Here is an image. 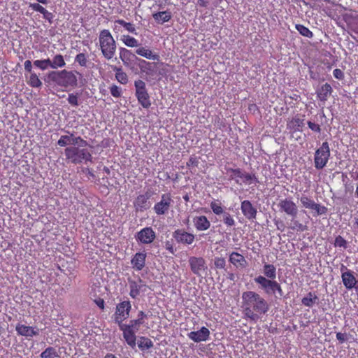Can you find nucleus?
Segmentation results:
<instances>
[{"mask_svg": "<svg viewBox=\"0 0 358 358\" xmlns=\"http://www.w3.org/2000/svg\"><path fill=\"white\" fill-rule=\"evenodd\" d=\"M300 202L303 208L313 210V216L326 215L328 211L326 206L315 203L313 199L306 195L301 196Z\"/></svg>", "mask_w": 358, "mask_h": 358, "instance_id": "9d476101", "label": "nucleus"}, {"mask_svg": "<svg viewBox=\"0 0 358 358\" xmlns=\"http://www.w3.org/2000/svg\"><path fill=\"white\" fill-rule=\"evenodd\" d=\"M110 92L111 95L115 98H120L122 96V89L117 85L113 84L110 87Z\"/></svg>", "mask_w": 358, "mask_h": 358, "instance_id": "09e8293b", "label": "nucleus"}, {"mask_svg": "<svg viewBox=\"0 0 358 358\" xmlns=\"http://www.w3.org/2000/svg\"><path fill=\"white\" fill-rule=\"evenodd\" d=\"M333 92L332 87L330 84L326 83L320 86L316 90L317 98L318 100L322 102H325L328 100L329 97Z\"/></svg>", "mask_w": 358, "mask_h": 358, "instance_id": "b1692460", "label": "nucleus"}, {"mask_svg": "<svg viewBox=\"0 0 358 358\" xmlns=\"http://www.w3.org/2000/svg\"><path fill=\"white\" fill-rule=\"evenodd\" d=\"M347 241L346 240L343 238L341 236H338L336 237L335 238V241H334V245L335 247H339V248H347Z\"/></svg>", "mask_w": 358, "mask_h": 358, "instance_id": "3c124183", "label": "nucleus"}, {"mask_svg": "<svg viewBox=\"0 0 358 358\" xmlns=\"http://www.w3.org/2000/svg\"><path fill=\"white\" fill-rule=\"evenodd\" d=\"M241 308L244 317L254 322H257L269 310L268 302L254 291L243 292Z\"/></svg>", "mask_w": 358, "mask_h": 358, "instance_id": "f257e3e1", "label": "nucleus"}, {"mask_svg": "<svg viewBox=\"0 0 358 358\" xmlns=\"http://www.w3.org/2000/svg\"><path fill=\"white\" fill-rule=\"evenodd\" d=\"M24 69L26 71L29 73H33L32 72V64L30 60H26L24 63Z\"/></svg>", "mask_w": 358, "mask_h": 358, "instance_id": "052dcab7", "label": "nucleus"}, {"mask_svg": "<svg viewBox=\"0 0 358 358\" xmlns=\"http://www.w3.org/2000/svg\"><path fill=\"white\" fill-rule=\"evenodd\" d=\"M78 71H67L66 69L51 71L48 73V79L57 86L68 88L74 87L78 85Z\"/></svg>", "mask_w": 358, "mask_h": 358, "instance_id": "7ed1b4c3", "label": "nucleus"}, {"mask_svg": "<svg viewBox=\"0 0 358 358\" xmlns=\"http://www.w3.org/2000/svg\"><path fill=\"white\" fill-rule=\"evenodd\" d=\"M27 84L32 87H40L42 85V82L36 73L33 72L30 73Z\"/></svg>", "mask_w": 358, "mask_h": 358, "instance_id": "a19ab883", "label": "nucleus"}, {"mask_svg": "<svg viewBox=\"0 0 358 358\" xmlns=\"http://www.w3.org/2000/svg\"><path fill=\"white\" fill-rule=\"evenodd\" d=\"M264 275L257 276L254 280L267 295H274L276 293L280 296L283 294L282 287L275 280L277 271L276 267L271 264H264L263 266Z\"/></svg>", "mask_w": 358, "mask_h": 358, "instance_id": "f03ea898", "label": "nucleus"}, {"mask_svg": "<svg viewBox=\"0 0 358 358\" xmlns=\"http://www.w3.org/2000/svg\"><path fill=\"white\" fill-rule=\"evenodd\" d=\"M330 157V148L328 142H323L321 146L315 150L314 156L315 167L317 170L326 166Z\"/></svg>", "mask_w": 358, "mask_h": 358, "instance_id": "0eeeda50", "label": "nucleus"}, {"mask_svg": "<svg viewBox=\"0 0 358 358\" xmlns=\"http://www.w3.org/2000/svg\"><path fill=\"white\" fill-rule=\"evenodd\" d=\"M138 346L141 350L143 351L152 348L153 347V343L150 338L141 336L138 340Z\"/></svg>", "mask_w": 358, "mask_h": 358, "instance_id": "f704fd0d", "label": "nucleus"}, {"mask_svg": "<svg viewBox=\"0 0 358 358\" xmlns=\"http://www.w3.org/2000/svg\"><path fill=\"white\" fill-rule=\"evenodd\" d=\"M131 310V304L129 300L117 304L114 314L115 322L117 324H122L123 321L129 318Z\"/></svg>", "mask_w": 358, "mask_h": 358, "instance_id": "9b49d317", "label": "nucleus"}, {"mask_svg": "<svg viewBox=\"0 0 358 358\" xmlns=\"http://www.w3.org/2000/svg\"><path fill=\"white\" fill-rule=\"evenodd\" d=\"M229 262L236 268H245L248 265V262L243 255L241 254L232 252L229 257Z\"/></svg>", "mask_w": 358, "mask_h": 358, "instance_id": "393cba45", "label": "nucleus"}, {"mask_svg": "<svg viewBox=\"0 0 358 358\" xmlns=\"http://www.w3.org/2000/svg\"><path fill=\"white\" fill-rule=\"evenodd\" d=\"M333 75L338 80H343L344 78V73L340 69H334Z\"/></svg>", "mask_w": 358, "mask_h": 358, "instance_id": "bf43d9fd", "label": "nucleus"}, {"mask_svg": "<svg viewBox=\"0 0 358 358\" xmlns=\"http://www.w3.org/2000/svg\"><path fill=\"white\" fill-rule=\"evenodd\" d=\"M308 127L313 131L317 133H320L321 128L320 126L318 124H316L315 122H312L311 121H308L307 122Z\"/></svg>", "mask_w": 358, "mask_h": 358, "instance_id": "4d7b16f0", "label": "nucleus"}, {"mask_svg": "<svg viewBox=\"0 0 358 358\" xmlns=\"http://www.w3.org/2000/svg\"><path fill=\"white\" fill-rule=\"evenodd\" d=\"M135 52L143 57L153 61H159L160 56L159 53L152 51L146 47H140L135 50Z\"/></svg>", "mask_w": 358, "mask_h": 358, "instance_id": "bb28decb", "label": "nucleus"}, {"mask_svg": "<svg viewBox=\"0 0 358 358\" xmlns=\"http://www.w3.org/2000/svg\"><path fill=\"white\" fill-rule=\"evenodd\" d=\"M173 238L178 243L190 245L194 241L195 236L183 229H178L173 233Z\"/></svg>", "mask_w": 358, "mask_h": 358, "instance_id": "f3484780", "label": "nucleus"}, {"mask_svg": "<svg viewBox=\"0 0 358 358\" xmlns=\"http://www.w3.org/2000/svg\"><path fill=\"white\" fill-rule=\"evenodd\" d=\"M40 356L41 358H56L58 357V354L55 348L48 347L41 352Z\"/></svg>", "mask_w": 358, "mask_h": 358, "instance_id": "79ce46f5", "label": "nucleus"}, {"mask_svg": "<svg viewBox=\"0 0 358 358\" xmlns=\"http://www.w3.org/2000/svg\"><path fill=\"white\" fill-rule=\"evenodd\" d=\"M135 238L138 243L150 244L156 238V233L151 227H146L136 234Z\"/></svg>", "mask_w": 358, "mask_h": 358, "instance_id": "dca6fc26", "label": "nucleus"}, {"mask_svg": "<svg viewBox=\"0 0 358 358\" xmlns=\"http://www.w3.org/2000/svg\"><path fill=\"white\" fill-rule=\"evenodd\" d=\"M150 195L148 193L139 194L134 201V206L136 212H142L150 207L148 201Z\"/></svg>", "mask_w": 358, "mask_h": 358, "instance_id": "412c9836", "label": "nucleus"}, {"mask_svg": "<svg viewBox=\"0 0 358 358\" xmlns=\"http://www.w3.org/2000/svg\"><path fill=\"white\" fill-rule=\"evenodd\" d=\"M115 78L122 85H126L128 83V76L121 68H115Z\"/></svg>", "mask_w": 358, "mask_h": 358, "instance_id": "e433bc0d", "label": "nucleus"}, {"mask_svg": "<svg viewBox=\"0 0 358 358\" xmlns=\"http://www.w3.org/2000/svg\"><path fill=\"white\" fill-rule=\"evenodd\" d=\"M34 65L40 69L41 70H46L48 67H50V59H41V60H35L34 62Z\"/></svg>", "mask_w": 358, "mask_h": 358, "instance_id": "37998d69", "label": "nucleus"}, {"mask_svg": "<svg viewBox=\"0 0 358 358\" xmlns=\"http://www.w3.org/2000/svg\"><path fill=\"white\" fill-rule=\"evenodd\" d=\"M278 206L280 212L291 216L292 218H295L297 216L298 207L292 198L281 199L279 201Z\"/></svg>", "mask_w": 358, "mask_h": 358, "instance_id": "f8f14e48", "label": "nucleus"}, {"mask_svg": "<svg viewBox=\"0 0 358 358\" xmlns=\"http://www.w3.org/2000/svg\"><path fill=\"white\" fill-rule=\"evenodd\" d=\"M194 227L197 231H206L210 227V222L205 215L196 216L193 219Z\"/></svg>", "mask_w": 358, "mask_h": 358, "instance_id": "cd10ccee", "label": "nucleus"}, {"mask_svg": "<svg viewBox=\"0 0 358 358\" xmlns=\"http://www.w3.org/2000/svg\"><path fill=\"white\" fill-rule=\"evenodd\" d=\"M157 62H150L145 59H138V66L141 73L145 77L147 80L154 78L157 75L162 74L161 71L157 73Z\"/></svg>", "mask_w": 358, "mask_h": 358, "instance_id": "1a4fd4ad", "label": "nucleus"}, {"mask_svg": "<svg viewBox=\"0 0 358 358\" xmlns=\"http://www.w3.org/2000/svg\"><path fill=\"white\" fill-rule=\"evenodd\" d=\"M210 207L213 213L217 215H220L225 212L224 210V206L219 199L212 201L210 203Z\"/></svg>", "mask_w": 358, "mask_h": 358, "instance_id": "473e14b6", "label": "nucleus"}, {"mask_svg": "<svg viewBox=\"0 0 358 358\" xmlns=\"http://www.w3.org/2000/svg\"><path fill=\"white\" fill-rule=\"evenodd\" d=\"M144 323V320H142L141 318H137L135 320H131L129 321V325L136 329V330H139L140 326Z\"/></svg>", "mask_w": 358, "mask_h": 358, "instance_id": "864d4df0", "label": "nucleus"}, {"mask_svg": "<svg viewBox=\"0 0 358 358\" xmlns=\"http://www.w3.org/2000/svg\"><path fill=\"white\" fill-rule=\"evenodd\" d=\"M134 56L130 50L126 48H121L120 52V57L122 61L125 64L130 60L131 57Z\"/></svg>", "mask_w": 358, "mask_h": 358, "instance_id": "49530a36", "label": "nucleus"}, {"mask_svg": "<svg viewBox=\"0 0 358 358\" xmlns=\"http://www.w3.org/2000/svg\"><path fill=\"white\" fill-rule=\"evenodd\" d=\"M115 27L113 30L115 31L117 29V24H120L126 30H127L130 33H136V29L134 24L131 22H127L124 20H116L115 22Z\"/></svg>", "mask_w": 358, "mask_h": 358, "instance_id": "c9c22d12", "label": "nucleus"}, {"mask_svg": "<svg viewBox=\"0 0 358 358\" xmlns=\"http://www.w3.org/2000/svg\"><path fill=\"white\" fill-rule=\"evenodd\" d=\"M73 136V134L71 135H62L60 138L57 141V145L61 147L66 146L67 145H72V137Z\"/></svg>", "mask_w": 358, "mask_h": 358, "instance_id": "c03bdc74", "label": "nucleus"}, {"mask_svg": "<svg viewBox=\"0 0 358 358\" xmlns=\"http://www.w3.org/2000/svg\"><path fill=\"white\" fill-rule=\"evenodd\" d=\"M29 7L34 11L38 12L43 15V17L48 20L50 24L53 22L54 15L49 12L46 8L39 3H30Z\"/></svg>", "mask_w": 358, "mask_h": 358, "instance_id": "c85d7f7f", "label": "nucleus"}, {"mask_svg": "<svg viewBox=\"0 0 358 358\" xmlns=\"http://www.w3.org/2000/svg\"><path fill=\"white\" fill-rule=\"evenodd\" d=\"M187 336L189 339L196 343L206 341L209 338L210 331L208 328L202 327L200 330L191 331L187 334Z\"/></svg>", "mask_w": 358, "mask_h": 358, "instance_id": "4be33fe9", "label": "nucleus"}, {"mask_svg": "<svg viewBox=\"0 0 358 358\" xmlns=\"http://www.w3.org/2000/svg\"><path fill=\"white\" fill-rule=\"evenodd\" d=\"M295 28L303 36L307 37L308 38H312L313 37V33L304 25L296 24H295Z\"/></svg>", "mask_w": 358, "mask_h": 358, "instance_id": "ea45409f", "label": "nucleus"}, {"mask_svg": "<svg viewBox=\"0 0 358 358\" xmlns=\"http://www.w3.org/2000/svg\"><path fill=\"white\" fill-rule=\"evenodd\" d=\"M188 262L192 272L196 276H201L208 268L206 260L201 257H190Z\"/></svg>", "mask_w": 358, "mask_h": 358, "instance_id": "ddd939ff", "label": "nucleus"}, {"mask_svg": "<svg viewBox=\"0 0 358 358\" xmlns=\"http://www.w3.org/2000/svg\"><path fill=\"white\" fill-rule=\"evenodd\" d=\"M336 339L339 341L340 343H343L348 341V335L346 333L338 332L336 333Z\"/></svg>", "mask_w": 358, "mask_h": 358, "instance_id": "13d9d810", "label": "nucleus"}, {"mask_svg": "<svg viewBox=\"0 0 358 358\" xmlns=\"http://www.w3.org/2000/svg\"><path fill=\"white\" fill-rule=\"evenodd\" d=\"M99 41L101 52L107 59H112L116 51L115 41L108 29H103L100 31Z\"/></svg>", "mask_w": 358, "mask_h": 358, "instance_id": "39448f33", "label": "nucleus"}, {"mask_svg": "<svg viewBox=\"0 0 358 358\" xmlns=\"http://www.w3.org/2000/svg\"><path fill=\"white\" fill-rule=\"evenodd\" d=\"M129 296L132 299H136L141 291H145L146 285L142 279L138 278V281L129 280Z\"/></svg>", "mask_w": 358, "mask_h": 358, "instance_id": "a211bd4d", "label": "nucleus"}, {"mask_svg": "<svg viewBox=\"0 0 358 358\" xmlns=\"http://www.w3.org/2000/svg\"><path fill=\"white\" fill-rule=\"evenodd\" d=\"M135 87V96L138 100V103L144 108L148 109L151 106V100L148 90L146 88L145 83L138 79L134 81Z\"/></svg>", "mask_w": 358, "mask_h": 358, "instance_id": "423d86ee", "label": "nucleus"}, {"mask_svg": "<svg viewBox=\"0 0 358 358\" xmlns=\"http://www.w3.org/2000/svg\"><path fill=\"white\" fill-rule=\"evenodd\" d=\"M152 17L157 23L163 24L171 20L172 14L169 10L159 11L153 13Z\"/></svg>", "mask_w": 358, "mask_h": 358, "instance_id": "c756f323", "label": "nucleus"}, {"mask_svg": "<svg viewBox=\"0 0 358 358\" xmlns=\"http://www.w3.org/2000/svg\"><path fill=\"white\" fill-rule=\"evenodd\" d=\"M72 145H79L80 146H86L87 145V142L84 140L80 136L75 137L74 136L72 137Z\"/></svg>", "mask_w": 358, "mask_h": 358, "instance_id": "603ef678", "label": "nucleus"}, {"mask_svg": "<svg viewBox=\"0 0 358 358\" xmlns=\"http://www.w3.org/2000/svg\"><path fill=\"white\" fill-rule=\"evenodd\" d=\"M147 255L145 251L136 252L131 260L132 268L136 271H140L145 266Z\"/></svg>", "mask_w": 358, "mask_h": 358, "instance_id": "6ab92c4d", "label": "nucleus"}, {"mask_svg": "<svg viewBox=\"0 0 358 358\" xmlns=\"http://www.w3.org/2000/svg\"><path fill=\"white\" fill-rule=\"evenodd\" d=\"M228 172L231 173V178L235 179L237 184L250 185L252 182L258 183L259 180L255 173L243 171L241 169L229 168Z\"/></svg>", "mask_w": 358, "mask_h": 358, "instance_id": "6e6552de", "label": "nucleus"}, {"mask_svg": "<svg viewBox=\"0 0 358 358\" xmlns=\"http://www.w3.org/2000/svg\"><path fill=\"white\" fill-rule=\"evenodd\" d=\"M172 202L171 194H163L161 200L155 204L153 210L157 215H164L169 210Z\"/></svg>", "mask_w": 358, "mask_h": 358, "instance_id": "4468645a", "label": "nucleus"}, {"mask_svg": "<svg viewBox=\"0 0 358 358\" xmlns=\"http://www.w3.org/2000/svg\"><path fill=\"white\" fill-rule=\"evenodd\" d=\"M289 228L293 231H304L307 230V226L305 224H303L299 221L295 220L294 218H292L290 222V225L289 226Z\"/></svg>", "mask_w": 358, "mask_h": 358, "instance_id": "58836bf2", "label": "nucleus"}, {"mask_svg": "<svg viewBox=\"0 0 358 358\" xmlns=\"http://www.w3.org/2000/svg\"><path fill=\"white\" fill-rule=\"evenodd\" d=\"M317 299V295L314 292H310L305 297L302 298L301 303L305 306L312 307Z\"/></svg>", "mask_w": 358, "mask_h": 358, "instance_id": "2f4dec72", "label": "nucleus"}, {"mask_svg": "<svg viewBox=\"0 0 358 358\" xmlns=\"http://www.w3.org/2000/svg\"><path fill=\"white\" fill-rule=\"evenodd\" d=\"M197 4L201 7H207L208 1L207 0H198Z\"/></svg>", "mask_w": 358, "mask_h": 358, "instance_id": "0e129e2a", "label": "nucleus"}, {"mask_svg": "<svg viewBox=\"0 0 358 358\" xmlns=\"http://www.w3.org/2000/svg\"><path fill=\"white\" fill-rule=\"evenodd\" d=\"M146 317H147V315L143 310H140L138 312V318H141L142 320H144V319Z\"/></svg>", "mask_w": 358, "mask_h": 358, "instance_id": "69168bd1", "label": "nucleus"}, {"mask_svg": "<svg viewBox=\"0 0 358 358\" xmlns=\"http://www.w3.org/2000/svg\"><path fill=\"white\" fill-rule=\"evenodd\" d=\"M75 62L82 67H86L87 63V55L85 53H79L75 57Z\"/></svg>", "mask_w": 358, "mask_h": 358, "instance_id": "a18cd8bd", "label": "nucleus"}, {"mask_svg": "<svg viewBox=\"0 0 358 358\" xmlns=\"http://www.w3.org/2000/svg\"><path fill=\"white\" fill-rule=\"evenodd\" d=\"M303 126V119L299 117H295L289 120L287 124L288 129L292 131H300L301 128Z\"/></svg>", "mask_w": 358, "mask_h": 358, "instance_id": "7c9ffc66", "label": "nucleus"}, {"mask_svg": "<svg viewBox=\"0 0 358 358\" xmlns=\"http://www.w3.org/2000/svg\"><path fill=\"white\" fill-rule=\"evenodd\" d=\"M104 358H118V357H117L115 355H113L112 353H108L106 355Z\"/></svg>", "mask_w": 358, "mask_h": 358, "instance_id": "774afa93", "label": "nucleus"}, {"mask_svg": "<svg viewBox=\"0 0 358 358\" xmlns=\"http://www.w3.org/2000/svg\"><path fill=\"white\" fill-rule=\"evenodd\" d=\"M342 282L345 287L348 289H352L355 287L357 280L355 277L354 272L345 271L341 273Z\"/></svg>", "mask_w": 358, "mask_h": 358, "instance_id": "a878e982", "label": "nucleus"}, {"mask_svg": "<svg viewBox=\"0 0 358 358\" xmlns=\"http://www.w3.org/2000/svg\"><path fill=\"white\" fill-rule=\"evenodd\" d=\"M341 271L342 273H343V272L345 271H352L351 270H349L347 266H345V265L343 264H341Z\"/></svg>", "mask_w": 358, "mask_h": 358, "instance_id": "338daca9", "label": "nucleus"}, {"mask_svg": "<svg viewBox=\"0 0 358 358\" xmlns=\"http://www.w3.org/2000/svg\"><path fill=\"white\" fill-rule=\"evenodd\" d=\"M241 209L243 215L248 220H254L256 218L257 210L253 206L251 201L249 200H244L241 202Z\"/></svg>", "mask_w": 358, "mask_h": 358, "instance_id": "aec40b11", "label": "nucleus"}, {"mask_svg": "<svg viewBox=\"0 0 358 358\" xmlns=\"http://www.w3.org/2000/svg\"><path fill=\"white\" fill-rule=\"evenodd\" d=\"M186 165L189 168L197 167L199 165V160L196 157H190Z\"/></svg>", "mask_w": 358, "mask_h": 358, "instance_id": "6e6d98bb", "label": "nucleus"}, {"mask_svg": "<svg viewBox=\"0 0 358 358\" xmlns=\"http://www.w3.org/2000/svg\"><path fill=\"white\" fill-rule=\"evenodd\" d=\"M66 62L64 61V57L60 55H56L52 60H50V67L52 69H58V68H62L65 66Z\"/></svg>", "mask_w": 358, "mask_h": 358, "instance_id": "72a5a7b5", "label": "nucleus"}, {"mask_svg": "<svg viewBox=\"0 0 358 358\" xmlns=\"http://www.w3.org/2000/svg\"><path fill=\"white\" fill-rule=\"evenodd\" d=\"M83 171L85 173H87V175H89L90 176L94 178V171L92 169H89V168H85Z\"/></svg>", "mask_w": 358, "mask_h": 358, "instance_id": "e2e57ef3", "label": "nucleus"}, {"mask_svg": "<svg viewBox=\"0 0 358 358\" xmlns=\"http://www.w3.org/2000/svg\"><path fill=\"white\" fill-rule=\"evenodd\" d=\"M122 41L127 47L134 48L138 46V40L129 35H123L122 37Z\"/></svg>", "mask_w": 358, "mask_h": 358, "instance_id": "4c0bfd02", "label": "nucleus"}, {"mask_svg": "<svg viewBox=\"0 0 358 358\" xmlns=\"http://www.w3.org/2000/svg\"><path fill=\"white\" fill-rule=\"evenodd\" d=\"M64 155L66 159L73 164H87L92 161V154L86 148L69 146L65 148Z\"/></svg>", "mask_w": 358, "mask_h": 358, "instance_id": "20e7f679", "label": "nucleus"}, {"mask_svg": "<svg viewBox=\"0 0 358 358\" xmlns=\"http://www.w3.org/2000/svg\"><path fill=\"white\" fill-rule=\"evenodd\" d=\"M15 330L18 335L26 337H33L34 336H37L39 334V330L38 329H36L35 327L26 326L22 324H17L16 325Z\"/></svg>", "mask_w": 358, "mask_h": 358, "instance_id": "5701e85b", "label": "nucleus"}, {"mask_svg": "<svg viewBox=\"0 0 358 358\" xmlns=\"http://www.w3.org/2000/svg\"><path fill=\"white\" fill-rule=\"evenodd\" d=\"M223 222L227 227H232L235 224V220L233 217L227 212H224L223 214Z\"/></svg>", "mask_w": 358, "mask_h": 358, "instance_id": "de8ad7c7", "label": "nucleus"}, {"mask_svg": "<svg viewBox=\"0 0 358 358\" xmlns=\"http://www.w3.org/2000/svg\"><path fill=\"white\" fill-rule=\"evenodd\" d=\"M226 266V260L223 257H215L214 267L215 269H223Z\"/></svg>", "mask_w": 358, "mask_h": 358, "instance_id": "8fccbe9b", "label": "nucleus"}, {"mask_svg": "<svg viewBox=\"0 0 358 358\" xmlns=\"http://www.w3.org/2000/svg\"><path fill=\"white\" fill-rule=\"evenodd\" d=\"M120 329L122 331L123 338L126 343L131 348H134L136 344V333L138 331L129 324H118Z\"/></svg>", "mask_w": 358, "mask_h": 358, "instance_id": "2eb2a0df", "label": "nucleus"}, {"mask_svg": "<svg viewBox=\"0 0 358 358\" xmlns=\"http://www.w3.org/2000/svg\"><path fill=\"white\" fill-rule=\"evenodd\" d=\"M94 303L99 307L101 310L104 309L105 302L103 299L99 298L94 300Z\"/></svg>", "mask_w": 358, "mask_h": 358, "instance_id": "680f3d73", "label": "nucleus"}, {"mask_svg": "<svg viewBox=\"0 0 358 358\" xmlns=\"http://www.w3.org/2000/svg\"><path fill=\"white\" fill-rule=\"evenodd\" d=\"M68 102L73 106H78V97L77 94H69L68 97Z\"/></svg>", "mask_w": 358, "mask_h": 358, "instance_id": "5fc2aeb1", "label": "nucleus"}]
</instances>
